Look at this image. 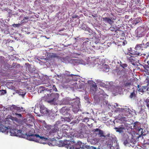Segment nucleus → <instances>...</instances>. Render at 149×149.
<instances>
[{
    "mask_svg": "<svg viewBox=\"0 0 149 149\" xmlns=\"http://www.w3.org/2000/svg\"><path fill=\"white\" fill-rule=\"evenodd\" d=\"M125 56L127 58V61L133 65H135L137 63L136 60L134 56L128 54H125Z\"/></svg>",
    "mask_w": 149,
    "mask_h": 149,
    "instance_id": "obj_5",
    "label": "nucleus"
},
{
    "mask_svg": "<svg viewBox=\"0 0 149 149\" xmlns=\"http://www.w3.org/2000/svg\"><path fill=\"white\" fill-rule=\"evenodd\" d=\"M71 104L72 106V111L75 113H77L78 111V109L77 108V106L78 104V102L75 100L70 101L66 104Z\"/></svg>",
    "mask_w": 149,
    "mask_h": 149,
    "instance_id": "obj_4",
    "label": "nucleus"
},
{
    "mask_svg": "<svg viewBox=\"0 0 149 149\" xmlns=\"http://www.w3.org/2000/svg\"><path fill=\"white\" fill-rule=\"evenodd\" d=\"M66 141H58L57 142V145L59 146H65L66 145V143H67Z\"/></svg>",
    "mask_w": 149,
    "mask_h": 149,
    "instance_id": "obj_20",
    "label": "nucleus"
},
{
    "mask_svg": "<svg viewBox=\"0 0 149 149\" xmlns=\"http://www.w3.org/2000/svg\"><path fill=\"white\" fill-rule=\"evenodd\" d=\"M15 114L16 116L19 118H22V115L20 113H15Z\"/></svg>",
    "mask_w": 149,
    "mask_h": 149,
    "instance_id": "obj_36",
    "label": "nucleus"
},
{
    "mask_svg": "<svg viewBox=\"0 0 149 149\" xmlns=\"http://www.w3.org/2000/svg\"><path fill=\"white\" fill-rule=\"evenodd\" d=\"M9 108L10 110L13 112H14L15 113L17 112H19L22 111V109H23V107H22L20 108L14 105H12L11 106H10Z\"/></svg>",
    "mask_w": 149,
    "mask_h": 149,
    "instance_id": "obj_8",
    "label": "nucleus"
},
{
    "mask_svg": "<svg viewBox=\"0 0 149 149\" xmlns=\"http://www.w3.org/2000/svg\"><path fill=\"white\" fill-rule=\"evenodd\" d=\"M97 134L99 135L100 137H103L105 138L107 136H105L104 134V132L100 130L98 132Z\"/></svg>",
    "mask_w": 149,
    "mask_h": 149,
    "instance_id": "obj_26",
    "label": "nucleus"
},
{
    "mask_svg": "<svg viewBox=\"0 0 149 149\" xmlns=\"http://www.w3.org/2000/svg\"><path fill=\"white\" fill-rule=\"evenodd\" d=\"M109 30L112 31H116V29L115 28L113 27H111L109 29Z\"/></svg>",
    "mask_w": 149,
    "mask_h": 149,
    "instance_id": "obj_37",
    "label": "nucleus"
},
{
    "mask_svg": "<svg viewBox=\"0 0 149 149\" xmlns=\"http://www.w3.org/2000/svg\"><path fill=\"white\" fill-rule=\"evenodd\" d=\"M102 20L105 22L109 23L111 25L113 22V19L111 17H108L102 18Z\"/></svg>",
    "mask_w": 149,
    "mask_h": 149,
    "instance_id": "obj_12",
    "label": "nucleus"
},
{
    "mask_svg": "<svg viewBox=\"0 0 149 149\" xmlns=\"http://www.w3.org/2000/svg\"><path fill=\"white\" fill-rule=\"evenodd\" d=\"M59 75H58V77H59Z\"/></svg>",
    "mask_w": 149,
    "mask_h": 149,
    "instance_id": "obj_62",
    "label": "nucleus"
},
{
    "mask_svg": "<svg viewBox=\"0 0 149 149\" xmlns=\"http://www.w3.org/2000/svg\"><path fill=\"white\" fill-rule=\"evenodd\" d=\"M120 65L123 68H125L127 67V64L126 63H121L120 64Z\"/></svg>",
    "mask_w": 149,
    "mask_h": 149,
    "instance_id": "obj_35",
    "label": "nucleus"
},
{
    "mask_svg": "<svg viewBox=\"0 0 149 149\" xmlns=\"http://www.w3.org/2000/svg\"><path fill=\"white\" fill-rule=\"evenodd\" d=\"M54 113H53L52 111L49 110L46 116H48L50 118H52L54 116Z\"/></svg>",
    "mask_w": 149,
    "mask_h": 149,
    "instance_id": "obj_28",
    "label": "nucleus"
},
{
    "mask_svg": "<svg viewBox=\"0 0 149 149\" xmlns=\"http://www.w3.org/2000/svg\"><path fill=\"white\" fill-rule=\"evenodd\" d=\"M142 131H143V129H141H141H139V132H141V134H143V133H142Z\"/></svg>",
    "mask_w": 149,
    "mask_h": 149,
    "instance_id": "obj_48",
    "label": "nucleus"
},
{
    "mask_svg": "<svg viewBox=\"0 0 149 149\" xmlns=\"http://www.w3.org/2000/svg\"><path fill=\"white\" fill-rule=\"evenodd\" d=\"M59 125H58L57 123L54 125L51 126L50 128L51 130L50 132L51 133H54L57 132L59 130V127H60Z\"/></svg>",
    "mask_w": 149,
    "mask_h": 149,
    "instance_id": "obj_10",
    "label": "nucleus"
},
{
    "mask_svg": "<svg viewBox=\"0 0 149 149\" xmlns=\"http://www.w3.org/2000/svg\"><path fill=\"white\" fill-rule=\"evenodd\" d=\"M146 106L148 109L149 110V98L147 99L146 101Z\"/></svg>",
    "mask_w": 149,
    "mask_h": 149,
    "instance_id": "obj_33",
    "label": "nucleus"
},
{
    "mask_svg": "<svg viewBox=\"0 0 149 149\" xmlns=\"http://www.w3.org/2000/svg\"><path fill=\"white\" fill-rule=\"evenodd\" d=\"M110 149H119L117 146H111L110 147Z\"/></svg>",
    "mask_w": 149,
    "mask_h": 149,
    "instance_id": "obj_34",
    "label": "nucleus"
},
{
    "mask_svg": "<svg viewBox=\"0 0 149 149\" xmlns=\"http://www.w3.org/2000/svg\"><path fill=\"white\" fill-rule=\"evenodd\" d=\"M136 93L134 92H131L129 97L131 99H134L136 98Z\"/></svg>",
    "mask_w": 149,
    "mask_h": 149,
    "instance_id": "obj_23",
    "label": "nucleus"
},
{
    "mask_svg": "<svg viewBox=\"0 0 149 149\" xmlns=\"http://www.w3.org/2000/svg\"><path fill=\"white\" fill-rule=\"evenodd\" d=\"M63 29H61V30H60L59 31H63Z\"/></svg>",
    "mask_w": 149,
    "mask_h": 149,
    "instance_id": "obj_60",
    "label": "nucleus"
},
{
    "mask_svg": "<svg viewBox=\"0 0 149 149\" xmlns=\"http://www.w3.org/2000/svg\"><path fill=\"white\" fill-rule=\"evenodd\" d=\"M132 50H133L132 49V48H130L129 50V52H131V51H132Z\"/></svg>",
    "mask_w": 149,
    "mask_h": 149,
    "instance_id": "obj_51",
    "label": "nucleus"
},
{
    "mask_svg": "<svg viewBox=\"0 0 149 149\" xmlns=\"http://www.w3.org/2000/svg\"><path fill=\"white\" fill-rule=\"evenodd\" d=\"M70 142H71L72 143H76V142L74 140V139L72 138V139H71L70 140Z\"/></svg>",
    "mask_w": 149,
    "mask_h": 149,
    "instance_id": "obj_43",
    "label": "nucleus"
},
{
    "mask_svg": "<svg viewBox=\"0 0 149 149\" xmlns=\"http://www.w3.org/2000/svg\"><path fill=\"white\" fill-rule=\"evenodd\" d=\"M125 33L123 32H122V34H121V36H125Z\"/></svg>",
    "mask_w": 149,
    "mask_h": 149,
    "instance_id": "obj_50",
    "label": "nucleus"
},
{
    "mask_svg": "<svg viewBox=\"0 0 149 149\" xmlns=\"http://www.w3.org/2000/svg\"><path fill=\"white\" fill-rule=\"evenodd\" d=\"M26 93L24 92H22V94H19L23 96H24L25 95Z\"/></svg>",
    "mask_w": 149,
    "mask_h": 149,
    "instance_id": "obj_49",
    "label": "nucleus"
},
{
    "mask_svg": "<svg viewBox=\"0 0 149 149\" xmlns=\"http://www.w3.org/2000/svg\"><path fill=\"white\" fill-rule=\"evenodd\" d=\"M131 85V82L130 81H127L126 82H125L124 84V87H130Z\"/></svg>",
    "mask_w": 149,
    "mask_h": 149,
    "instance_id": "obj_29",
    "label": "nucleus"
},
{
    "mask_svg": "<svg viewBox=\"0 0 149 149\" xmlns=\"http://www.w3.org/2000/svg\"><path fill=\"white\" fill-rule=\"evenodd\" d=\"M80 125H85L83 124H80Z\"/></svg>",
    "mask_w": 149,
    "mask_h": 149,
    "instance_id": "obj_57",
    "label": "nucleus"
},
{
    "mask_svg": "<svg viewBox=\"0 0 149 149\" xmlns=\"http://www.w3.org/2000/svg\"><path fill=\"white\" fill-rule=\"evenodd\" d=\"M53 89L54 91H57V89L56 88V87L55 86H53Z\"/></svg>",
    "mask_w": 149,
    "mask_h": 149,
    "instance_id": "obj_41",
    "label": "nucleus"
},
{
    "mask_svg": "<svg viewBox=\"0 0 149 149\" xmlns=\"http://www.w3.org/2000/svg\"><path fill=\"white\" fill-rule=\"evenodd\" d=\"M127 54L132 56V55L135 56L136 57L141 55V53L138 52L136 50V51L132 50V51H131V52H128Z\"/></svg>",
    "mask_w": 149,
    "mask_h": 149,
    "instance_id": "obj_19",
    "label": "nucleus"
},
{
    "mask_svg": "<svg viewBox=\"0 0 149 149\" xmlns=\"http://www.w3.org/2000/svg\"><path fill=\"white\" fill-rule=\"evenodd\" d=\"M87 149H103L101 148H100V147L99 146V147L97 148L95 147H94L93 146H87Z\"/></svg>",
    "mask_w": 149,
    "mask_h": 149,
    "instance_id": "obj_30",
    "label": "nucleus"
},
{
    "mask_svg": "<svg viewBox=\"0 0 149 149\" xmlns=\"http://www.w3.org/2000/svg\"><path fill=\"white\" fill-rule=\"evenodd\" d=\"M104 70L106 72H108L109 70V66L107 65H106L105 67L104 68Z\"/></svg>",
    "mask_w": 149,
    "mask_h": 149,
    "instance_id": "obj_32",
    "label": "nucleus"
},
{
    "mask_svg": "<svg viewBox=\"0 0 149 149\" xmlns=\"http://www.w3.org/2000/svg\"><path fill=\"white\" fill-rule=\"evenodd\" d=\"M148 33H149V31Z\"/></svg>",
    "mask_w": 149,
    "mask_h": 149,
    "instance_id": "obj_64",
    "label": "nucleus"
},
{
    "mask_svg": "<svg viewBox=\"0 0 149 149\" xmlns=\"http://www.w3.org/2000/svg\"><path fill=\"white\" fill-rule=\"evenodd\" d=\"M81 29L84 30L85 31L86 33H91L92 30L89 27L87 26L85 24H83L81 26Z\"/></svg>",
    "mask_w": 149,
    "mask_h": 149,
    "instance_id": "obj_16",
    "label": "nucleus"
},
{
    "mask_svg": "<svg viewBox=\"0 0 149 149\" xmlns=\"http://www.w3.org/2000/svg\"><path fill=\"white\" fill-rule=\"evenodd\" d=\"M137 87L138 88H139V87H140V85H137Z\"/></svg>",
    "mask_w": 149,
    "mask_h": 149,
    "instance_id": "obj_58",
    "label": "nucleus"
},
{
    "mask_svg": "<svg viewBox=\"0 0 149 149\" xmlns=\"http://www.w3.org/2000/svg\"><path fill=\"white\" fill-rule=\"evenodd\" d=\"M59 96V94L58 93H52L50 95H47V97L48 99L47 101L50 103L54 104L55 102L58 99Z\"/></svg>",
    "mask_w": 149,
    "mask_h": 149,
    "instance_id": "obj_3",
    "label": "nucleus"
},
{
    "mask_svg": "<svg viewBox=\"0 0 149 149\" xmlns=\"http://www.w3.org/2000/svg\"><path fill=\"white\" fill-rule=\"evenodd\" d=\"M68 72V71H66V72ZM67 72H65V75L66 76H72L73 75L72 74H67Z\"/></svg>",
    "mask_w": 149,
    "mask_h": 149,
    "instance_id": "obj_42",
    "label": "nucleus"
},
{
    "mask_svg": "<svg viewBox=\"0 0 149 149\" xmlns=\"http://www.w3.org/2000/svg\"><path fill=\"white\" fill-rule=\"evenodd\" d=\"M137 0L138 1H140V2L141 1L140 0Z\"/></svg>",
    "mask_w": 149,
    "mask_h": 149,
    "instance_id": "obj_61",
    "label": "nucleus"
},
{
    "mask_svg": "<svg viewBox=\"0 0 149 149\" xmlns=\"http://www.w3.org/2000/svg\"><path fill=\"white\" fill-rule=\"evenodd\" d=\"M33 131H34V129H32L30 130L28 134L26 133V136L27 139L31 141H33L34 140H36V136H35L37 134H34L33 133Z\"/></svg>",
    "mask_w": 149,
    "mask_h": 149,
    "instance_id": "obj_6",
    "label": "nucleus"
},
{
    "mask_svg": "<svg viewBox=\"0 0 149 149\" xmlns=\"http://www.w3.org/2000/svg\"><path fill=\"white\" fill-rule=\"evenodd\" d=\"M143 49V45L141 44H137L135 47V49L137 51L140 50H142Z\"/></svg>",
    "mask_w": 149,
    "mask_h": 149,
    "instance_id": "obj_21",
    "label": "nucleus"
},
{
    "mask_svg": "<svg viewBox=\"0 0 149 149\" xmlns=\"http://www.w3.org/2000/svg\"><path fill=\"white\" fill-rule=\"evenodd\" d=\"M87 119H88V118H85L84 120H87Z\"/></svg>",
    "mask_w": 149,
    "mask_h": 149,
    "instance_id": "obj_59",
    "label": "nucleus"
},
{
    "mask_svg": "<svg viewBox=\"0 0 149 149\" xmlns=\"http://www.w3.org/2000/svg\"><path fill=\"white\" fill-rule=\"evenodd\" d=\"M51 58H58V56L56 53H52L50 55Z\"/></svg>",
    "mask_w": 149,
    "mask_h": 149,
    "instance_id": "obj_31",
    "label": "nucleus"
},
{
    "mask_svg": "<svg viewBox=\"0 0 149 149\" xmlns=\"http://www.w3.org/2000/svg\"><path fill=\"white\" fill-rule=\"evenodd\" d=\"M86 42H84V43H86Z\"/></svg>",
    "mask_w": 149,
    "mask_h": 149,
    "instance_id": "obj_63",
    "label": "nucleus"
},
{
    "mask_svg": "<svg viewBox=\"0 0 149 149\" xmlns=\"http://www.w3.org/2000/svg\"><path fill=\"white\" fill-rule=\"evenodd\" d=\"M130 112L129 111L127 112H125L124 113V114L126 116H128L129 115V114H130Z\"/></svg>",
    "mask_w": 149,
    "mask_h": 149,
    "instance_id": "obj_40",
    "label": "nucleus"
},
{
    "mask_svg": "<svg viewBox=\"0 0 149 149\" xmlns=\"http://www.w3.org/2000/svg\"><path fill=\"white\" fill-rule=\"evenodd\" d=\"M114 106L115 107H118V104L117 103H116L114 105Z\"/></svg>",
    "mask_w": 149,
    "mask_h": 149,
    "instance_id": "obj_47",
    "label": "nucleus"
},
{
    "mask_svg": "<svg viewBox=\"0 0 149 149\" xmlns=\"http://www.w3.org/2000/svg\"><path fill=\"white\" fill-rule=\"evenodd\" d=\"M22 132V131L21 130L17 129V131L16 132V134L15 136H18L19 137L22 136L23 135Z\"/></svg>",
    "mask_w": 149,
    "mask_h": 149,
    "instance_id": "obj_24",
    "label": "nucleus"
},
{
    "mask_svg": "<svg viewBox=\"0 0 149 149\" xmlns=\"http://www.w3.org/2000/svg\"><path fill=\"white\" fill-rule=\"evenodd\" d=\"M79 143L80 144L79 148L81 149H87V146H88V145H85L83 143H82L81 141H79Z\"/></svg>",
    "mask_w": 149,
    "mask_h": 149,
    "instance_id": "obj_22",
    "label": "nucleus"
},
{
    "mask_svg": "<svg viewBox=\"0 0 149 149\" xmlns=\"http://www.w3.org/2000/svg\"><path fill=\"white\" fill-rule=\"evenodd\" d=\"M9 128L3 125H0V131L8 134V133Z\"/></svg>",
    "mask_w": 149,
    "mask_h": 149,
    "instance_id": "obj_15",
    "label": "nucleus"
},
{
    "mask_svg": "<svg viewBox=\"0 0 149 149\" xmlns=\"http://www.w3.org/2000/svg\"><path fill=\"white\" fill-rule=\"evenodd\" d=\"M136 139L133 136H131L130 139L127 137L124 140V144L125 146L134 148L136 146Z\"/></svg>",
    "mask_w": 149,
    "mask_h": 149,
    "instance_id": "obj_1",
    "label": "nucleus"
},
{
    "mask_svg": "<svg viewBox=\"0 0 149 149\" xmlns=\"http://www.w3.org/2000/svg\"><path fill=\"white\" fill-rule=\"evenodd\" d=\"M110 134H109L106 135L107 137L108 138L107 139V143L108 145L109 146V147L111 146L113 143V141L115 139V138L112 136H110Z\"/></svg>",
    "mask_w": 149,
    "mask_h": 149,
    "instance_id": "obj_9",
    "label": "nucleus"
},
{
    "mask_svg": "<svg viewBox=\"0 0 149 149\" xmlns=\"http://www.w3.org/2000/svg\"><path fill=\"white\" fill-rule=\"evenodd\" d=\"M15 25V27H18L19 25V24H14Z\"/></svg>",
    "mask_w": 149,
    "mask_h": 149,
    "instance_id": "obj_53",
    "label": "nucleus"
},
{
    "mask_svg": "<svg viewBox=\"0 0 149 149\" xmlns=\"http://www.w3.org/2000/svg\"><path fill=\"white\" fill-rule=\"evenodd\" d=\"M149 56V53H148L147 54V58H148V57Z\"/></svg>",
    "mask_w": 149,
    "mask_h": 149,
    "instance_id": "obj_54",
    "label": "nucleus"
},
{
    "mask_svg": "<svg viewBox=\"0 0 149 149\" xmlns=\"http://www.w3.org/2000/svg\"><path fill=\"white\" fill-rule=\"evenodd\" d=\"M49 111V110L47 108L44 107V106L43 107L41 106L40 107V112L41 113L44 115H46Z\"/></svg>",
    "mask_w": 149,
    "mask_h": 149,
    "instance_id": "obj_18",
    "label": "nucleus"
},
{
    "mask_svg": "<svg viewBox=\"0 0 149 149\" xmlns=\"http://www.w3.org/2000/svg\"><path fill=\"white\" fill-rule=\"evenodd\" d=\"M100 130V129H99V128H96V129H94V131L95 132H99Z\"/></svg>",
    "mask_w": 149,
    "mask_h": 149,
    "instance_id": "obj_44",
    "label": "nucleus"
},
{
    "mask_svg": "<svg viewBox=\"0 0 149 149\" xmlns=\"http://www.w3.org/2000/svg\"><path fill=\"white\" fill-rule=\"evenodd\" d=\"M141 65L143 67L145 72L149 73V61H147L146 64H143Z\"/></svg>",
    "mask_w": 149,
    "mask_h": 149,
    "instance_id": "obj_17",
    "label": "nucleus"
},
{
    "mask_svg": "<svg viewBox=\"0 0 149 149\" xmlns=\"http://www.w3.org/2000/svg\"><path fill=\"white\" fill-rule=\"evenodd\" d=\"M135 36L138 38H139L145 36L146 30L144 27L139 26L136 30L135 31Z\"/></svg>",
    "mask_w": 149,
    "mask_h": 149,
    "instance_id": "obj_2",
    "label": "nucleus"
},
{
    "mask_svg": "<svg viewBox=\"0 0 149 149\" xmlns=\"http://www.w3.org/2000/svg\"><path fill=\"white\" fill-rule=\"evenodd\" d=\"M138 124V123L136 122L134 123V125H136L137 124Z\"/></svg>",
    "mask_w": 149,
    "mask_h": 149,
    "instance_id": "obj_55",
    "label": "nucleus"
},
{
    "mask_svg": "<svg viewBox=\"0 0 149 149\" xmlns=\"http://www.w3.org/2000/svg\"><path fill=\"white\" fill-rule=\"evenodd\" d=\"M64 119L65 120L67 121L68 122H70V121L71 120L70 118L65 117Z\"/></svg>",
    "mask_w": 149,
    "mask_h": 149,
    "instance_id": "obj_38",
    "label": "nucleus"
},
{
    "mask_svg": "<svg viewBox=\"0 0 149 149\" xmlns=\"http://www.w3.org/2000/svg\"><path fill=\"white\" fill-rule=\"evenodd\" d=\"M147 87L146 86H143L141 88L139 89H137V90H138L139 91L143 93L144 90L145 91L146 90H148V88H147Z\"/></svg>",
    "mask_w": 149,
    "mask_h": 149,
    "instance_id": "obj_25",
    "label": "nucleus"
},
{
    "mask_svg": "<svg viewBox=\"0 0 149 149\" xmlns=\"http://www.w3.org/2000/svg\"><path fill=\"white\" fill-rule=\"evenodd\" d=\"M29 19V17L27 16H25L24 17V18L23 20H21V22L22 23H26L28 22Z\"/></svg>",
    "mask_w": 149,
    "mask_h": 149,
    "instance_id": "obj_27",
    "label": "nucleus"
},
{
    "mask_svg": "<svg viewBox=\"0 0 149 149\" xmlns=\"http://www.w3.org/2000/svg\"><path fill=\"white\" fill-rule=\"evenodd\" d=\"M132 89L133 90V92H134L136 93V91L135 88H133Z\"/></svg>",
    "mask_w": 149,
    "mask_h": 149,
    "instance_id": "obj_46",
    "label": "nucleus"
},
{
    "mask_svg": "<svg viewBox=\"0 0 149 149\" xmlns=\"http://www.w3.org/2000/svg\"><path fill=\"white\" fill-rule=\"evenodd\" d=\"M114 129L116 130V132L120 133H123L125 130V126L123 125H121L119 126L118 127H115Z\"/></svg>",
    "mask_w": 149,
    "mask_h": 149,
    "instance_id": "obj_14",
    "label": "nucleus"
},
{
    "mask_svg": "<svg viewBox=\"0 0 149 149\" xmlns=\"http://www.w3.org/2000/svg\"><path fill=\"white\" fill-rule=\"evenodd\" d=\"M9 131L11 136H15L16 134L17 129L15 127H12L9 128Z\"/></svg>",
    "mask_w": 149,
    "mask_h": 149,
    "instance_id": "obj_13",
    "label": "nucleus"
},
{
    "mask_svg": "<svg viewBox=\"0 0 149 149\" xmlns=\"http://www.w3.org/2000/svg\"><path fill=\"white\" fill-rule=\"evenodd\" d=\"M70 110V108L66 107H63L60 111V112L64 115H68L69 114V112Z\"/></svg>",
    "mask_w": 149,
    "mask_h": 149,
    "instance_id": "obj_11",
    "label": "nucleus"
},
{
    "mask_svg": "<svg viewBox=\"0 0 149 149\" xmlns=\"http://www.w3.org/2000/svg\"><path fill=\"white\" fill-rule=\"evenodd\" d=\"M2 91H3L4 92V93L5 94H6V90H2Z\"/></svg>",
    "mask_w": 149,
    "mask_h": 149,
    "instance_id": "obj_52",
    "label": "nucleus"
},
{
    "mask_svg": "<svg viewBox=\"0 0 149 149\" xmlns=\"http://www.w3.org/2000/svg\"><path fill=\"white\" fill-rule=\"evenodd\" d=\"M35 136H36V140H34V141H35L36 142H38L40 143H44V142L43 141H47L48 140L47 138L44 136H40L38 134H36Z\"/></svg>",
    "mask_w": 149,
    "mask_h": 149,
    "instance_id": "obj_7",
    "label": "nucleus"
},
{
    "mask_svg": "<svg viewBox=\"0 0 149 149\" xmlns=\"http://www.w3.org/2000/svg\"><path fill=\"white\" fill-rule=\"evenodd\" d=\"M78 16L77 15H75L73 17H77Z\"/></svg>",
    "mask_w": 149,
    "mask_h": 149,
    "instance_id": "obj_56",
    "label": "nucleus"
},
{
    "mask_svg": "<svg viewBox=\"0 0 149 149\" xmlns=\"http://www.w3.org/2000/svg\"><path fill=\"white\" fill-rule=\"evenodd\" d=\"M12 67L13 68H14L16 67V63H13L12 65Z\"/></svg>",
    "mask_w": 149,
    "mask_h": 149,
    "instance_id": "obj_45",
    "label": "nucleus"
},
{
    "mask_svg": "<svg viewBox=\"0 0 149 149\" xmlns=\"http://www.w3.org/2000/svg\"><path fill=\"white\" fill-rule=\"evenodd\" d=\"M149 46V41L148 42H147L146 44L145 45L144 47V48H146L147 47Z\"/></svg>",
    "mask_w": 149,
    "mask_h": 149,
    "instance_id": "obj_39",
    "label": "nucleus"
}]
</instances>
